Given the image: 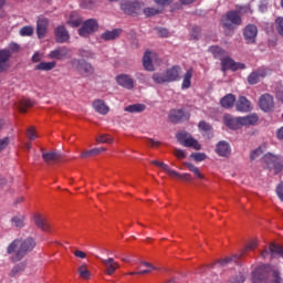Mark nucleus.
<instances>
[{"label": "nucleus", "mask_w": 283, "mask_h": 283, "mask_svg": "<svg viewBox=\"0 0 283 283\" xmlns=\"http://www.w3.org/2000/svg\"><path fill=\"white\" fill-rule=\"evenodd\" d=\"M34 247H36V241L32 238L15 239L7 247V253L11 262H21L27 253L34 251Z\"/></svg>", "instance_id": "1"}, {"label": "nucleus", "mask_w": 283, "mask_h": 283, "mask_svg": "<svg viewBox=\"0 0 283 283\" xmlns=\"http://www.w3.org/2000/svg\"><path fill=\"white\" fill-rule=\"evenodd\" d=\"M182 70L180 66H172L163 73H155L153 75V81L158 83L159 85L163 83H174V81H178L180 78Z\"/></svg>", "instance_id": "2"}, {"label": "nucleus", "mask_w": 283, "mask_h": 283, "mask_svg": "<svg viewBox=\"0 0 283 283\" xmlns=\"http://www.w3.org/2000/svg\"><path fill=\"white\" fill-rule=\"evenodd\" d=\"M265 167L268 169H273L274 174H280L283 170L282 157L273 155L272 153H266L262 158Z\"/></svg>", "instance_id": "3"}, {"label": "nucleus", "mask_w": 283, "mask_h": 283, "mask_svg": "<svg viewBox=\"0 0 283 283\" xmlns=\"http://www.w3.org/2000/svg\"><path fill=\"white\" fill-rule=\"evenodd\" d=\"M242 19L240 18V12L229 11L226 17L222 18L221 24L224 30H233L235 25H240Z\"/></svg>", "instance_id": "4"}, {"label": "nucleus", "mask_w": 283, "mask_h": 283, "mask_svg": "<svg viewBox=\"0 0 283 283\" xmlns=\"http://www.w3.org/2000/svg\"><path fill=\"white\" fill-rule=\"evenodd\" d=\"M176 138L184 147H192V149H196L197 151H200L201 149L200 143H198V140L191 137V135H189L187 132H179L176 135Z\"/></svg>", "instance_id": "5"}, {"label": "nucleus", "mask_w": 283, "mask_h": 283, "mask_svg": "<svg viewBox=\"0 0 283 283\" xmlns=\"http://www.w3.org/2000/svg\"><path fill=\"white\" fill-rule=\"evenodd\" d=\"M14 52H19V44L17 43H11L8 50L4 49L0 51V72L8 70V61H10V56H12Z\"/></svg>", "instance_id": "6"}, {"label": "nucleus", "mask_w": 283, "mask_h": 283, "mask_svg": "<svg viewBox=\"0 0 283 283\" xmlns=\"http://www.w3.org/2000/svg\"><path fill=\"white\" fill-rule=\"evenodd\" d=\"M98 30V21L96 19H88L83 22L82 27L78 29L80 36L85 39L91 34H94Z\"/></svg>", "instance_id": "7"}, {"label": "nucleus", "mask_w": 283, "mask_h": 283, "mask_svg": "<svg viewBox=\"0 0 283 283\" xmlns=\"http://www.w3.org/2000/svg\"><path fill=\"white\" fill-rule=\"evenodd\" d=\"M271 265H261L252 272V283H266Z\"/></svg>", "instance_id": "8"}, {"label": "nucleus", "mask_w": 283, "mask_h": 283, "mask_svg": "<svg viewBox=\"0 0 283 283\" xmlns=\"http://www.w3.org/2000/svg\"><path fill=\"white\" fill-rule=\"evenodd\" d=\"M120 8L125 14H138L143 8V3L138 0H126L122 3Z\"/></svg>", "instance_id": "9"}, {"label": "nucleus", "mask_w": 283, "mask_h": 283, "mask_svg": "<svg viewBox=\"0 0 283 283\" xmlns=\"http://www.w3.org/2000/svg\"><path fill=\"white\" fill-rule=\"evenodd\" d=\"M221 67L223 72L231 70L232 72H238V70H244V63L235 62L233 59L227 56L221 60Z\"/></svg>", "instance_id": "10"}, {"label": "nucleus", "mask_w": 283, "mask_h": 283, "mask_svg": "<svg viewBox=\"0 0 283 283\" xmlns=\"http://www.w3.org/2000/svg\"><path fill=\"white\" fill-rule=\"evenodd\" d=\"M154 63H158V54H156V52L146 51L143 57V66L147 72H154Z\"/></svg>", "instance_id": "11"}, {"label": "nucleus", "mask_w": 283, "mask_h": 283, "mask_svg": "<svg viewBox=\"0 0 283 283\" xmlns=\"http://www.w3.org/2000/svg\"><path fill=\"white\" fill-rule=\"evenodd\" d=\"M102 263L105 266L104 273L106 275H114L117 269H120V263L116 262L114 258L102 259Z\"/></svg>", "instance_id": "12"}, {"label": "nucleus", "mask_w": 283, "mask_h": 283, "mask_svg": "<svg viewBox=\"0 0 283 283\" xmlns=\"http://www.w3.org/2000/svg\"><path fill=\"white\" fill-rule=\"evenodd\" d=\"M275 103L273 102V96L270 94H264L259 98V106L262 112H271Z\"/></svg>", "instance_id": "13"}, {"label": "nucleus", "mask_w": 283, "mask_h": 283, "mask_svg": "<svg viewBox=\"0 0 283 283\" xmlns=\"http://www.w3.org/2000/svg\"><path fill=\"white\" fill-rule=\"evenodd\" d=\"M269 74V69H259L258 71L252 72L249 76H248V83L250 85H255L256 83H260L261 78H264V76H266Z\"/></svg>", "instance_id": "14"}, {"label": "nucleus", "mask_w": 283, "mask_h": 283, "mask_svg": "<svg viewBox=\"0 0 283 283\" xmlns=\"http://www.w3.org/2000/svg\"><path fill=\"white\" fill-rule=\"evenodd\" d=\"M117 84L125 90H134V80L127 74H120L115 77Z\"/></svg>", "instance_id": "15"}, {"label": "nucleus", "mask_w": 283, "mask_h": 283, "mask_svg": "<svg viewBox=\"0 0 283 283\" xmlns=\"http://www.w3.org/2000/svg\"><path fill=\"white\" fill-rule=\"evenodd\" d=\"M55 41L56 43H67L70 41V32L64 25H59L55 29Z\"/></svg>", "instance_id": "16"}, {"label": "nucleus", "mask_w": 283, "mask_h": 283, "mask_svg": "<svg viewBox=\"0 0 283 283\" xmlns=\"http://www.w3.org/2000/svg\"><path fill=\"white\" fill-rule=\"evenodd\" d=\"M216 153L222 158H229V156H231V146L224 140L219 142L217 144Z\"/></svg>", "instance_id": "17"}, {"label": "nucleus", "mask_w": 283, "mask_h": 283, "mask_svg": "<svg viewBox=\"0 0 283 283\" xmlns=\"http://www.w3.org/2000/svg\"><path fill=\"white\" fill-rule=\"evenodd\" d=\"M50 21L46 18H39L36 22V34L38 39H43L48 33V25Z\"/></svg>", "instance_id": "18"}, {"label": "nucleus", "mask_w": 283, "mask_h": 283, "mask_svg": "<svg viewBox=\"0 0 283 283\" xmlns=\"http://www.w3.org/2000/svg\"><path fill=\"white\" fill-rule=\"evenodd\" d=\"M223 123L229 129H240L242 127L240 117H232L231 115H226L223 117Z\"/></svg>", "instance_id": "19"}, {"label": "nucleus", "mask_w": 283, "mask_h": 283, "mask_svg": "<svg viewBox=\"0 0 283 283\" xmlns=\"http://www.w3.org/2000/svg\"><path fill=\"white\" fill-rule=\"evenodd\" d=\"M70 50L65 46L57 48L49 53V59H56V61H62L67 56Z\"/></svg>", "instance_id": "20"}, {"label": "nucleus", "mask_w": 283, "mask_h": 283, "mask_svg": "<svg viewBox=\"0 0 283 283\" xmlns=\"http://www.w3.org/2000/svg\"><path fill=\"white\" fill-rule=\"evenodd\" d=\"M255 36H258V27L249 24L244 29V38L248 40V43H255Z\"/></svg>", "instance_id": "21"}, {"label": "nucleus", "mask_w": 283, "mask_h": 283, "mask_svg": "<svg viewBox=\"0 0 283 283\" xmlns=\"http://www.w3.org/2000/svg\"><path fill=\"white\" fill-rule=\"evenodd\" d=\"M238 112H251V102L247 97L240 96L235 103Z\"/></svg>", "instance_id": "22"}, {"label": "nucleus", "mask_w": 283, "mask_h": 283, "mask_svg": "<svg viewBox=\"0 0 283 283\" xmlns=\"http://www.w3.org/2000/svg\"><path fill=\"white\" fill-rule=\"evenodd\" d=\"M93 108L95 112H97V114H102L103 116L109 113V106H106L105 102L102 99H96L93 102Z\"/></svg>", "instance_id": "23"}, {"label": "nucleus", "mask_w": 283, "mask_h": 283, "mask_svg": "<svg viewBox=\"0 0 283 283\" xmlns=\"http://www.w3.org/2000/svg\"><path fill=\"white\" fill-rule=\"evenodd\" d=\"M34 224L42 231H50V223H48V220L41 214L34 216Z\"/></svg>", "instance_id": "24"}, {"label": "nucleus", "mask_w": 283, "mask_h": 283, "mask_svg": "<svg viewBox=\"0 0 283 283\" xmlns=\"http://www.w3.org/2000/svg\"><path fill=\"white\" fill-rule=\"evenodd\" d=\"M123 30L120 29H113L112 31H105L102 33L101 39L104 41H114V39H118L120 36Z\"/></svg>", "instance_id": "25"}, {"label": "nucleus", "mask_w": 283, "mask_h": 283, "mask_svg": "<svg viewBox=\"0 0 283 283\" xmlns=\"http://www.w3.org/2000/svg\"><path fill=\"white\" fill-rule=\"evenodd\" d=\"M220 103L224 109H231L235 105V95L228 94L221 98Z\"/></svg>", "instance_id": "26"}, {"label": "nucleus", "mask_w": 283, "mask_h": 283, "mask_svg": "<svg viewBox=\"0 0 283 283\" xmlns=\"http://www.w3.org/2000/svg\"><path fill=\"white\" fill-rule=\"evenodd\" d=\"M198 127L203 136L207 138H213V128L207 122H200Z\"/></svg>", "instance_id": "27"}, {"label": "nucleus", "mask_w": 283, "mask_h": 283, "mask_svg": "<svg viewBox=\"0 0 283 283\" xmlns=\"http://www.w3.org/2000/svg\"><path fill=\"white\" fill-rule=\"evenodd\" d=\"M241 120V127H249V125H255L258 123V115L252 114L243 117H239Z\"/></svg>", "instance_id": "28"}, {"label": "nucleus", "mask_w": 283, "mask_h": 283, "mask_svg": "<svg viewBox=\"0 0 283 283\" xmlns=\"http://www.w3.org/2000/svg\"><path fill=\"white\" fill-rule=\"evenodd\" d=\"M184 166L187 167V169H189V171H191L196 176V178H199V180L205 179V175H202V172H200V168H198L196 165H193L189 161H185Z\"/></svg>", "instance_id": "29"}, {"label": "nucleus", "mask_w": 283, "mask_h": 283, "mask_svg": "<svg viewBox=\"0 0 283 283\" xmlns=\"http://www.w3.org/2000/svg\"><path fill=\"white\" fill-rule=\"evenodd\" d=\"M77 273L82 280H90L92 277V272L87 269V263H82L77 268Z\"/></svg>", "instance_id": "30"}, {"label": "nucleus", "mask_w": 283, "mask_h": 283, "mask_svg": "<svg viewBox=\"0 0 283 283\" xmlns=\"http://www.w3.org/2000/svg\"><path fill=\"white\" fill-rule=\"evenodd\" d=\"M193 76V70H188L184 75V81L181 84L182 90H189L191 87V78Z\"/></svg>", "instance_id": "31"}, {"label": "nucleus", "mask_w": 283, "mask_h": 283, "mask_svg": "<svg viewBox=\"0 0 283 283\" xmlns=\"http://www.w3.org/2000/svg\"><path fill=\"white\" fill-rule=\"evenodd\" d=\"M56 67V63L53 62H41L35 66V70H40L41 72H50Z\"/></svg>", "instance_id": "32"}, {"label": "nucleus", "mask_w": 283, "mask_h": 283, "mask_svg": "<svg viewBox=\"0 0 283 283\" xmlns=\"http://www.w3.org/2000/svg\"><path fill=\"white\" fill-rule=\"evenodd\" d=\"M169 118L170 120H172V123H178L179 120H182V118H185V111L174 109L170 112Z\"/></svg>", "instance_id": "33"}, {"label": "nucleus", "mask_w": 283, "mask_h": 283, "mask_svg": "<svg viewBox=\"0 0 283 283\" xmlns=\"http://www.w3.org/2000/svg\"><path fill=\"white\" fill-rule=\"evenodd\" d=\"M209 52L213 54L214 59H220V61H222L224 59V54H227V51L220 46H210Z\"/></svg>", "instance_id": "34"}, {"label": "nucleus", "mask_w": 283, "mask_h": 283, "mask_svg": "<svg viewBox=\"0 0 283 283\" xmlns=\"http://www.w3.org/2000/svg\"><path fill=\"white\" fill-rule=\"evenodd\" d=\"M140 264L146 268V270H139L137 273L139 275H145L147 273H151V271H158V268L154 266V264L147 262V261H140Z\"/></svg>", "instance_id": "35"}, {"label": "nucleus", "mask_w": 283, "mask_h": 283, "mask_svg": "<svg viewBox=\"0 0 283 283\" xmlns=\"http://www.w3.org/2000/svg\"><path fill=\"white\" fill-rule=\"evenodd\" d=\"M146 106L144 104H133L125 108V112H129L130 114H138L140 112H145Z\"/></svg>", "instance_id": "36"}, {"label": "nucleus", "mask_w": 283, "mask_h": 283, "mask_svg": "<svg viewBox=\"0 0 283 283\" xmlns=\"http://www.w3.org/2000/svg\"><path fill=\"white\" fill-rule=\"evenodd\" d=\"M102 151H105V148H93L91 150H85L81 154V158H92V156H98V154H102Z\"/></svg>", "instance_id": "37"}, {"label": "nucleus", "mask_w": 283, "mask_h": 283, "mask_svg": "<svg viewBox=\"0 0 283 283\" xmlns=\"http://www.w3.org/2000/svg\"><path fill=\"white\" fill-rule=\"evenodd\" d=\"M12 226L21 229L25 227V217L18 214L11 219Z\"/></svg>", "instance_id": "38"}, {"label": "nucleus", "mask_w": 283, "mask_h": 283, "mask_svg": "<svg viewBox=\"0 0 283 283\" xmlns=\"http://www.w3.org/2000/svg\"><path fill=\"white\" fill-rule=\"evenodd\" d=\"M77 70H80V72H84V74H92V72H94V67H92V64L86 63V62H78V66Z\"/></svg>", "instance_id": "39"}, {"label": "nucleus", "mask_w": 283, "mask_h": 283, "mask_svg": "<svg viewBox=\"0 0 283 283\" xmlns=\"http://www.w3.org/2000/svg\"><path fill=\"white\" fill-rule=\"evenodd\" d=\"M42 158L45 163H52V160H59L61 158V153H43Z\"/></svg>", "instance_id": "40"}, {"label": "nucleus", "mask_w": 283, "mask_h": 283, "mask_svg": "<svg viewBox=\"0 0 283 283\" xmlns=\"http://www.w3.org/2000/svg\"><path fill=\"white\" fill-rule=\"evenodd\" d=\"M168 176H171L172 178H178L179 180H191V175H189V174H179L174 169L169 170Z\"/></svg>", "instance_id": "41"}, {"label": "nucleus", "mask_w": 283, "mask_h": 283, "mask_svg": "<svg viewBox=\"0 0 283 283\" xmlns=\"http://www.w3.org/2000/svg\"><path fill=\"white\" fill-rule=\"evenodd\" d=\"M160 12H163V9L154 7H147L144 9L145 17H156V14H160Z\"/></svg>", "instance_id": "42"}, {"label": "nucleus", "mask_w": 283, "mask_h": 283, "mask_svg": "<svg viewBox=\"0 0 283 283\" xmlns=\"http://www.w3.org/2000/svg\"><path fill=\"white\" fill-rule=\"evenodd\" d=\"M96 143L99 144H107V145H112L114 143V137L111 135H99L96 137Z\"/></svg>", "instance_id": "43"}, {"label": "nucleus", "mask_w": 283, "mask_h": 283, "mask_svg": "<svg viewBox=\"0 0 283 283\" xmlns=\"http://www.w3.org/2000/svg\"><path fill=\"white\" fill-rule=\"evenodd\" d=\"M244 280H247V277L242 274V272H239V274L230 277L227 283H244Z\"/></svg>", "instance_id": "44"}, {"label": "nucleus", "mask_w": 283, "mask_h": 283, "mask_svg": "<svg viewBox=\"0 0 283 283\" xmlns=\"http://www.w3.org/2000/svg\"><path fill=\"white\" fill-rule=\"evenodd\" d=\"M190 158L193 159L195 163H202V160H207V154L205 153H192Z\"/></svg>", "instance_id": "45"}, {"label": "nucleus", "mask_w": 283, "mask_h": 283, "mask_svg": "<svg viewBox=\"0 0 283 283\" xmlns=\"http://www.w3.org/2000/svg\"><path fill=\"white\" fill-rule=\"evenodd\" d=\"M34 34V28L27 25L20 30V36H32Z\"/></svg>", "instance_id": "46"}, {"label": "nucleus", "mask_w": 283, "mask_h": 283, "mask_svg": "<svg viewBox=\"0 0 283 283\" xmlns=\"http://www.w3.org/2000/svg\"><path fill=\"white\" fill-rule=\"evenodd\" d=\"M34 105V102L30 98H23L21 101L20 112H25L27 107H32Z\"/></svg>", "instance_id": "47"}, {"label": "nucleus", "mask_w": 283, "mask_h": 283, "mask_svg": "<svg viewBox=\"0 0 283 283\" xmlns=\"http://www.w3.org/2000/svg\"><path fill=\"white\" fill-rule=\"evenodd\" d=\"M81 23H83V20L81 18L71 17L67 20V24L71 25V28H78V25H81Z\"/></svg>", "instance_id": "48"}, {"label": "nucleus", "mask_w": 283, "mask_h": 283, "mask_svg": "<svg viewBox=\"0 0 283 283\" xmlns=\"http://www.w3.org/2000/svg\"><path fill=\"white\" fill-rule=\"evenodd\" d=\"M263 153H264V150L262 149V147H259V148L252 150L250 154L251 160H258V158L260 156H262Z\"/></svg>", "instance_id": "49"}, {"label": "nucleus", "mask_w": 283, "mask_h": 283, "mask_svg": "<svg viewBox=\"0 0 283 283\" xmlns=\"http://www.w3.org/2000/svg\"><path fill=\"white\" fill-rule=\"evenodd\" d=\"M27 136L29 140H36V138H39V135H36V129H34V127L28 128Z\"/></svg>", "instance_id": "50"}, {"label": "nucleus", "mask_w": 283, "mask_h": 283, "mask_svg": "<svg viewBox=\"0 0 283 283\" xmlns=\"http://www.w3.org/2000/svg\"><path fill=\"white\" fill-rule=\"evenodd\" d=\"M153 165H156L157 167H160V169L166 171L168 174V176H169V171H171V168H169V166L167 164L158 161V160H154Z\"/></svg>", "instance_id": "51"}, {"label": "nucleus", "mask_w": 283, "mask_h": 283, "mask_svg": "<svg viewBox=\"0 0 283 283\" xmlns=\"http://www.w3.org/2000/svg\"><path fill=\"white\" fill-rule=\"evenodd\" d=\"M275 23H276V30H277L279 34H281V36H283V17L276 18Z\"/></svg>", "instance_id": "52"}, {"label": "nucleus", "mask_w": 283, "mask_h": 283, "mask_svg": "<svg viewBox=\"0 0 283 283\" xmlns=\"http://www.w3.org/2000/svg\"><path fill=\"white\" fill-rule=\"evenodd\" d=\"M81 8H84L85 10H92V8H94V0H82Z\"/></svg>", "instance_id": "53"}, {"label": "nucleus", "mask_w": 283, "mask_h": 283, "mask_svg": "<svg viewBox=\"0 0 283 283\" xmlns=\"http://www.w3.org/2000/svg\"><path fill=\"white\" fill-rule=\"evenodd\" d=\"M272 277H273V280L271 281V283H283L282 277H280V271L273 270Z\"/></svg>", "instance_id": "54"}, {"label": "nucleus", "mask_w": 283, "mask_h": 283, "mask_svg": "<svg viewBox=\"0 0 283 283\" xmlns=\"http://www.w3.org/2000/svg\"><path fill=\"white\" fill-rule=\"evenodd\" d=\"M8 145H10L9 137H3L0 139V154H1V151H3V149H6V147H8Z\"/></svg>", "instance_id": "55"}, {"label": "nucleus", "mask_w": 283, "mask_h": 283, "mask_svg": "<svg viewBox=\"0 0 283 283\" xmlns=\"http://www.w3.org/2000/svg\"><path fill=\"white\" fill-rule=\"evenodd\" d=\"M238 256H233V259L231 258H226L221 261H219L218 263H216V266H227V264H229V262H233V260H235Z\"/></svg>", "instance_id": "56"}, {"label": "nucleus", "mask_w": 283, "mask_h": 283, "mask_svg": "<svg viewBox=\"0 0 283 283\" xmlns=\"http://www.w3.org/2000/svg\"><path fill=\"white\" fill-rule=\"evenodd\" d=\"M73 255H74L75 258H78L80 260H85V258H87V253H85V252L82 251V250H75V251L73 252Z\"/></svg>", "instance_id": "57"}, {"label": "nucleus", "mask_w": 283, "mask_h": 283, "mask_svg": "<svg viewBox=\"0 0 283 283\" xmlns=\"http://www.w3.org/2000/svg\"><path fill=\"white\" fill-rule=\"evenodd\" d=\"M276 196L283 202V182L276 187Z\"/></svg>", "instance_id": "58"}, {"label": "nucleus", "mask_w": 283, "mask_h": 283, "mask_svg": "<svg viewBox=\"0 0 283 283\" xmlns=\"http://www.w3.org/2000/svg\"><path fill=\"white\" fill-rule=\"evenodd\" d=\"M240 14H251L253 11L251 10V6H244L239 8Z\"/></svg>", "instance_id": "59"}, {"label": "nucleus", "mask_w": 283, "mask_h": 283, "mask_svg": "<svg viewBox=\"0 0 283 283\" xmlns=\"http://www.w3.org/2000/svg\"><path fill=\"white\" fill-rule=\"evenodd\" d=\"M175 156H176L177 158H180V159L187 158V153H185V150H182V149L176 148V149H175Z\"/></svg>", "instance_id": "60"}, {"label": "nucleus", "mask_w": 283, "mask_h": 283, "mask_svg": "<svg viewBox=\"0 0 283 283\" xmlns=\"http://www.w3.org/2000/svg\"><path fill=\"white\" fill-rule=\"evenodd\" d=\"M19 271H23V264H18L13 268V270L11 271V275H17L19 273Z\"/></svg>", "instance_id": "61"}, {"label": "nucleus", "mask_w": 283, "mask_h": 283, "mask_svg": "<svg viewBox=\"0 0 283 283\" xmlns=\"http://www.w3.org/2000/svg\"><path fill=\"white\" fill-rule=\"evenodd\" d=\"M258 247V241H251L248 247L245 248V251H253Z\"/></svg>", "instance_id": "62"}, {"label": "nucleus", "mask_w": 283, "mask_h": 283, "mask_svg": "<svg viewBox=\"0 0 283 283\" xmlns=\"http://www.w3.org/2000/svg\"><path fill=\"white\" fill-rule=\"evenodd\" d=\"M155 3H157V6H169L171 0H155Z\"/></svg>", "instance_id": "63"}, {"label": "nucleus", "mask_w": 283, "mask_h": 283, "mask_svg": "<svg viewBox=\"0 0 283 283\" xmlns=\"http://www.w3.org/2000/svg\"><path fill=\"white\" fill-rule=\"evenodd\" d=\"M276 137L279 138V140H283V126L277 130Z\"/></svg>", "instance_id": "64"}]
</instances>
